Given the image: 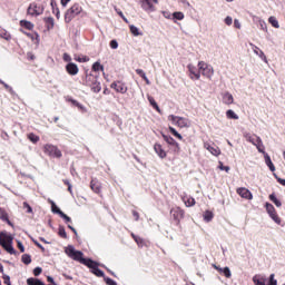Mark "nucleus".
Listing matches in <instances>:
<instances>
[{
    "mask_svg": "<svg viewBox=\"0 0 285 285\" xmlns=\"http://www.w3.org/2000/svg\"><path fill=\"white\" fill-rule=\"evenodd\" d=\"M173 21H184V12L175 11L173 14Z\"/></svg>",
    "mask_w": 285,
    "mask_h": 285,
    "instance_id": "42",
    "label": "nucleus"
},
{
    "mask_svg": "<svg viewBox=\"0 0 285 285\" xmlns=\"http://www.w3.org/2000/svg\"><path fill=\"white\" fill-rule=\"evenodd\" d=\"M0 219L8 224V226H11V228H14V224L11 222L8 212H6L3 207H0Z\"/></svg>",
    "mask_w": 285,
    "mask_h": 285,
    "instance_id": "13",
    "label": "nucleus"
},
{
    "mask_svg": "<svg viewBox=\"0 0 285 285\" xmlns=\"http://www.w3.org/2000/svg\"><path fill=\"white\" fill-rule=\"evenodd\" d=\"M77 252V249L72 246V245H68L65 248V253L67 256H69L70 258L72 257V255Z\"/></svg>",
    "mask_w": 285,
    "mask_h": 285,
    "instance_id": "46",
    "label": "nucleus"
},
{
    "mask_svg": "<svg viewBox=\"0 0 285 285\" xmlns=\"http://www.w3.org/2000/svg\"><path fill=\"white\" fill-rule=\"evenodd\" d=\"M184 203L187 206V208H190L191 206H195L196 202L193 197H185Z\"/></svg>",
    "mask_w": 285,
    "mask_h": 285,
    "instance_id": "48",
    "label": "nucleus"
},
{
    "mask_svg": "<svg viewBox=\"0 0 285 285\" xmlns=\"http://www.w3.org/2000/svg\"><path fill=\"white\" fill-rule=\"evenodd\" d=\"M28 139H29V141H31V144H38L39 136L31 132V134L28 135Z\"/></svg>",
    "mask_w": 285,
    "mask_h": 285,
    "instance_id": "54",
    "label": "nucleus"
},
{
    "mask_svg": "<svg viewBox=\"0 0 285 285\" xmlns=\"http://www.w3.org/2000/svg\"><path fill=\"white\" fill-rule=\"evenodd\" d=\"M147 99H148L151 108H154V110H156L157 112H161V108H159V105L157 104V101L155 100V98L153 96H147Z\"/></svg>",
    "mask_w": 285,
    "mask_h": 285,
    "instance_id": "30",
    "label": "nucleus"
},
{
    "mask_svg": "<svg viewBox=\"0 0 285 285\" xmlns=\"http://www.w3.org/2000/svg\"><path fill=\"white\" fill-rule=\"evenodd\" d=\"M0 83H1V86H3L6 88V90H8V92H10V95L12 97L17 96V92L14 91V89H12V87L10 85L6 83V81L0 79Z\"/></svg>",
    "mask_w": 285,
    "mask_h": 285,
    "instance_id": "38",
    "label": "nucleus"
},
{
    "mask_svg": "<svg viewBox=\"0 0 285 285\" xmlns=\"http://www.w3.org/2000/svg\"><path fill=\"white\" fill-rule=\"evenodd\" d=\"M43 153H46V155H49V157H55L56 159H61L62 157L59 147L50 144L43 146Z\"/></svg>",
    "mask_w": 285,
    "mask_h": 285,
    "instance_id": "3",
    "label": "nucleus"
},
{
    "mask_svg": "<svg viewBox=\"0 0 285 285\" xmlns=\"http://www.w3.org/2000/svg\"><path fill=\"white\" fill-rule=\"evenodd\" d=\"M265 209H266L267 215H269V216L277 213L275 210V206H273V204H271V203H265Z\"/></svg>",
    "mask_w": 285,
    "mask_h": 285,
    "instance_id": "43",
    "label": "nucleus"
},
{
    "mask_svg": "<svg viewBox=\"0 0 285 285\" xmlns=\"http://www.w3.org/2000/svg\"><path fill=\"white\" fill-rule=\"evenodd\" d=\"M66 71L68 72V75H70L71 77H75L76 75H79V67L77 66V63L75 62H68L66 65Z\"/></svg>",
    "mask_w": 285,
    "mask_h": 285,
    "instance_id": "12",
    "label": "nucleus"
},
{
    "mask_svg": "<svg viewBox=\"0 0 285 285\" xmlns=\"http://www.w3.org/2000/svg\"><path fill=\"white\" fill-rule=\"evenodd\" d=\"M50 6H51L52 14H55V17L57 19H61V11H59V7L57 6V1L51 0Z\"/></svg>",
    "mask_w": 285,
    "mask_h": 285,
    "instance_id": "23",
    "label": "nucleus"
},
{
    "mask_svg": "<svg viewBox=\"0 0 285 285\" xmlns=\"http://www.w3.org/2000/svg\"><path fill=\"white\" fill-rule=\"evenodd\" d=\"M237 195L243 197V199H253V193H250L246 187L237 188Z\"/></svg>",
    "mask_w": 285,
    "mask_h": 285,
    "instance_id": "15",
    "label": "nucleus"
},
{
    "mask_svg": "<svg viewBox=\"0 0 285 285\" xmlns=\"http://www.w3.org/2000/svg\"><path fill=\"white\" fill-rule=\"evenodd\" d=\"M170 215L174 222H176V225L179 226V222L184 219V209H181L180 207H174L170 209Z\"/></svg>",
    "mask_w": 285,
    "mask_h": 285,
    "instance_id": "7",
    "label": "nucleus"
},
{
    "mask_svg": "<svg viewBox=\"0 0 285 285\" xmlns=\"http://www.w3.org/2000/svg\"><path fill=\"white\" fill-rule=\"evenodd\" d=\"M136 73L138 75V77H141L144 81H146L147 86H150V80L148 79V76H146V71H144L142 69H136Z\"/></svg>",
    "mask_w": 285,
    "mask_h": 285,
    "instance_id": "36",
    "label": "nucleus"
},
{
    "mask_svg": "<svg viewBox=\"0 0 285 285\" xmlns=\"http://www.w3.org/2000/svg\"><path fill=\"white\" fill-rule=\"evenodd\" d=\"M234 101H235V98L230 92L226 91L223 95V104H225L226 106H230V104H234Z\"/></svg>",
    "mask_w": 285,
    "mask_h": 285,
    "instance_id": "24",
    "label": "nucleus"
},
{
    "mask_svg": "<svg viewBox=\"0 0 285 285\" xmlns=\"http://www.w3.org/2000/svg\"><path fill=\"white\" fill-rule=\"evenodd\" d=\"M258 23H259V26H261V30H264V32H267V31H268V27H267V24H266V21L259 20Z\"/></svg>",
    "mask_w": 285,
    "mask_h": 285,
    "instance_id": "63",
    "label": "nucleus"
},
{
    "mask_svg": "<svg viewBox=\"0 0 285 285\" xmlns=\"http://www.w3.org/2000/svg\"><path fill=\"white\" fill-rule=\"evenodd\" d=\"M98 79H99V76H95L92 73H89V75L86 76L85 86L90 87Z\"/></svg>",
    "mask_w": 285,
    "mask_h": 285,
    "instance_id": "26",
    "label": "nucleus"
},
{
    "mask_svg": "<svg viewBox=\"0 0 285 285\" xmlns=\"http://www.w3.org/2000/svg\"><path fill=\"white\" fill-rule=\"evenodd\" d=\"M6 239L8 240V244L6 242H0L2 248H4L6 252L9 253V255H17V249H14V246H12V242L14 240V237L10 234H4Z\"/></svg>",
    "mask_w": 285,
    "mask_h": 285,
    "instance_id": "4",
    "label": "nucleus"
},
{
    "mask_svg": "<svg viewBox=\"0 0 285 285\" xmlns=\"http://www.w3.org/2000/svg\"><path fill=\"white\" fill-rule=\"evenodd\" d=\"M269 200L272 202V204L275 205L276 208H282V200L277 198V195L275 193H272L269 195Z\"/></svg>",
    "mask_w": 285,
    "mask_h": 285,
    "instance_id": "28",
    "label": "nucleus"
},
{
    "mask_svg": "<svg viewBox=\"0 0 285 285\" xmlns=\"http://www.w3.org/2000/svg\"><path fill=\"white\" fill-rule=\"evenodd\" d=\"M20 27L24 30H35V23L28 20H20Z\"/></svg>",
    "mask_w": 285,
    "mask_h": 285,
    "instance_id": "29",
    "label": "nucleus"
},
{
    "mask_svg": "<svg viewBox=\"0 0 285 285\" xmlns=\"http://www.w3.org/2000/svg\"><path fill=\"white\" fill-rule=\"evenodd\" d=\"M42 273H43V268H41L40 266L33 268L35 277H39V275H41Z\"/></svg>",
    "mask_w": 285,
    "mask_h": 285,
    "instance_id": "60",
    "label": "nucleus"
},
{
    "mask_svg": "<svg viewBox=\"0 0 285 285\" xmlns=\"http://www.w3.org/2000/svg\"><path fill=\"white\" fill-rule=\"evenodd\" d=\"M226 117L227 119H239V116L233 109L226 111Z\"/></svg>",
    "mask_w": 285,
    "mask_h": 285,
    "instance_id": "49",
    "label": "nucleus"
},
{
    "mask_svg": "<svg viewBox=\"0 0 285 285\" xmlns=\"http://www.w3.org/2000/svg\"><path fill=\"white\" fill-rule=\"evenodd\" d=\"M213 217H215V214H213L212 210H205V213L203 214L204 222H206L207 224L213 222Z\"/></svg>",
    "mask_w": 285,
    "mask_h": 285,
    "instance_id": "35",
    "label": "nucleus"
},
{
    "mask_svg": "<svg viewBox=\"0 0 285 285\" xmlns=\"http://www.w3.org/2000/svg\"><path fill=\"white\" fill-rule=\"evenodd\" d=\"M169 132H171V135L174 137H176V139H179L180 141H181V139H184V136H181V134H179V131H177V129H175V127L169 126Z\"/></svg>",
    "mask_w": 285,
    "mask_h": 285,
    "instance_id": "47",
    "label": "nucleus"
},
{
    "mask_svg": "<svg viewBox=\"0 0 285 285\" xmlns=\"http://www.w3.org/2000/svg\"><path fill=\"white\" fill-rule=\"evenodd\" d=\"M82 8L79 3H75L71 8H69L65 13V22L70 23L78 14H81Z\"/></svg>",
    "mask_w": 285,
    "mask_h": 285,
    "instance_id": "2",
    "label": "nucleus"
},
{
    "mask_svg": "<svg viewBox=\"0 0 285 285\" xmlns=\"http://www.w3.org/2000/svg\"><path fill=\"white\" fill-rule=\"evenodd\" d=\"M257 135H250V134H246L245 138L247 139V141H249V144H252L254 146V144L257 141Z\"/></svg>",
    "mask_w": 285,
    "mask_h": 285,
    "instance_id": "53",
    "label": "nucleus"
},
{
    "mask_svg": "<svg viewBox=\"0 0 285 285\" xmlns=\"http://www.w3.org/2000/svg\"><path fill=\"white\" fill-rule=\"evenodd\" d=\"M218 168H219V170H225V173H229L230 171V167L224 165V163H222V161H219Z\"/></svg>",
    "mask_w": 285,
    "mask_h": 285,
    "instance_id": "57",
    "label": "nucleus"
},
{
    "mask_svg": "<svg viewBox=\"0 0 285 285\" xmlns=\"http://www.w3.org/2000/svg\"><path fill=\"white\" fill-rule=\"evenodd\" d=\"M154 150H155L156 155H158V157L160 159H166L167 154H166V150H164V147L161 146V144L156 142L154 145Z\"/></svg>",
    "mask_w": 285,
    "mask_h": 285,
    "instance_id": "18",
    "label": "nucleus"
},
{
    "mask_svg": "<svg viewBox=\"0 0 285 285\" xmlns=\"http://www.w3.org/2000/svg\"><path fill=\"white\" fill-rule=\"evenodd\" d=\"M20 32H22V35H26V37H28L29 39H31V41H35V39L37 41H39V33L35 32V35L23 30V28H20L19 29Z\"/></svg>",
    "mask_w": 285,
    "mask_h": 285,
    "instance_id": "31",
    "label": "nucleus"
},
{
    "mask_svg": "<svg viewBox=\"0 0 285 285\" xmlns=\"http://www.w3.org/2000/svg\"><path fill=\"white\" fill-rule=\"evenodd\" d=\"M252 281L254 282L255 285H267L266 284V277H263L262 275H254Z\"/></svg>",
    "mask_w": 285,
    "mask_h": 285,
    "instance_id": "25",
    "label": "nucleus"
},
{
    "mask_svg": "<svg viewBox=\"0 0 285 285\" xmlns=\"http://www.w3.org/2000/svg\"><path fill=\"white\" fill-rule=\"evenodd\" d=\"M0 37L6 41H10L12 39V35H10V32H8L7 30L0 31Z\"/></svg>",
    "mask_w": 285,
    "mask_h": 285,
    "instance_id": "50",
    "label": "nucleus"
},
{
    "mask_svg": "<svg viewBox=\"0 0 285 285\" xmlns=\"http://www.w3.org/2000/svg\"><path fill=\"white\" fill-rule=\"evenodd\" d=\"M164 141L168 144L169 146H176V148H179V142L175 140L170 135L161 134Z\"/></svg>",
    "mask_w": 285,
    "mask_h": 285,
    "instance_id": "21",
    "label": "nucleus"
},
{
    "mask_svg": "<svg viewBox=\"0 0 285 285\" xmlns=\"http://www.w3.org/2000/svg\"><path fill=\"white\" fill-rule=\"evenodd\" d=\"M70 259H73V262H79L80 264H83V266H87L92 258H85L83 252L76 249L75 254L70 257Z\"/></svg>",
    "mask_w": 285,
    "mask_h": 285,
    "instance_id": "8",
    "label": "nucleus"
},
{
    "mask_svg": "<svg viewBox=\"0 0 285 285\" xmlns=\"http://www.w3.org/2000/svg\"><path fill=\"white\" fill-rule=\"evenodd\" d=\"M58 235L62 239H68V233H66V227H63V225H59V227H58Z\"/></svg>",
    "mask_w": 285,
    "mask_h": 285,
    "instance_id": "40",
    "label": "nucleus"
},
{
    "mask_svg": "<svg viewBox=\"0 0 285 285\" xmlns=\"http://www.w3.org/2000/svg\"><path fill=\"white\" fill-rule=\"evenodd\" d=\"M90 188L94 193L99 195V193H101V183H99V180H97V178H92L90 181Z\"/></svg>",
    "mask_w": 285,
    "mask_h": 285,
    "instance_id": "20",
    "label": "nucleus"
},
{
    "mask_svg": "<svg viewBox=\"0 0 285 285\" xmlns=\"http://www.w3.org/2000/svg\"><path fill=\"white\" fill-rule=\"evenodd\" d=\"M59 217H61V219H63L65 224H71L72 223V218H70V216H68L66 213L63 212H58Z\"/></svg>",
    "mask_w": 285,
    "mask_h": 285,
    "instance_id": "45",
    "label": "nucleus"
},
{
    "mask_svg": "<svg viewBox=\"0 0 285 285\" xmlns=\"http://www.w3.org/2000/svg\"><path fill=\"white\" fill-rule=\"evenodd\" d=\"M188 70H189V77L190 79H196L199 80L202 77V72L197 71V67L193 66V65H188L187 66Z\"/></svg>",
    "mask_w": 285,
    "mask_h": 285,
    "instance_id": "16",
    "label": "nucleus"
},
{
    "mask_svg": "<svg viewBox=\"0 0 285 285\" xmlns=\"http://www.w3.org/2000/svg\"><path fill=\"white\" fill-rule=\"evenodd\" d=\"M198 70L202 72V76L207 77V79H210V77H213L214 75L213 67H210L204 61L198 62Z\"/></svg>",
    "mask_w": 285,
    "mask_h": 285,
    "instance_id": "6",
    "label": "nucleus"
},
{
    "mask_svg": "<svg viewBox=\"0 0 285 285\" xmlns=\"http://www.w3.org/2000/svg\"><path fill=\"white\" fill-rule=\"evenodd\" d=\"M31 240L33 242L35 246L40 248L41 253H46V247H43V245H41V243L37 242V239H35V238H31Z\"/></svg>",
    "mask_w": 285,
    "mask_h": 285,
    "instance_id": "56",
    "label": "nucleus"
},
{
    "mask_svg": "<svg viewBox=\"0 0 285 285\" xmlns=\"http://www.w3.org/2000/svg\"><path fill=\"white\" fill-rule=\"evenodd\" d=\"M91 70L94 72H99V71L104 72V65H101V62H99V61H96V62H94Z\"/></svg>",
    "mask_w": 285,
    "mask_h": 285,
    "instance_id": "44",
    "label": "nucleus"
},
{
    "mask_svg": "<svg viewBox=\"0 0 285 285\" xmlns=\"http://www.w3.org/2000/svg\"><path fill=\"white\" fill-rule=\"evenodd\" d=\"M254 55H257V57H259V59H262V61H264L265 63H268V59L266 58V55L264 53V51L262 49H259V47L250 43Z\"/></svg>",
    "mask_w": 285,
    "mask_h": 285,
    "instance_id": "14",
    "label": "nucleus"
},
{
    "mask_svg": "<svg viewBox=\"0 0 285 285\" xmlns=\"http://www.w3.org/2000/svg\"><path fill=\"white\" fill-rule=\"evenodd\" d=\"M109 46L111 50H117V48H119V42H117V40L114 39L109 42Z\"/></svg>",
    "mask_w": 285,
    "mask_h": 285,
    "instance_id": "62",
    "label": "nucleus"
},
{
    "mask_svg": "<svg viewBox=\"0 0 285 285\" xmlns=\"http://www.w3.org/2000/svg\"><path fill=\"white\" fill-rule=\"evenodd\" d=\"M268 22L271 23V26H272L273 28H279V21H277V18L271 16V17L268 18Z\"/></svg>",
    "mask_w": 285,
    "mask_h": 285,
    "instance_id": "52",
    "label": "nucleus"
},
{
    "mask_svg": "<svg viewBox=\"0 0 285 285\" xmlns=\"http://www.w3.org/2000/svg\"><path fill=\"white\" fill-rule=\"evenodd\" d=\"M168 120L174 124V126H178V128H188V120L184 117L169 115Z\"/></svg>",
    "mask_w": 285,
    "mask_h": 285,
    "instance_id": "5",
    "label": "nucleus"
},
{
    "mask_svg": "<svg viewBox=\"0 0 285 285\" xmlns=\"http://www.w3.org/2000/svg\"><path fill=\"white\" fill-rule=\"evenodd\" d=\"M28 14H31L32 17H39L43 14V7L37 6V3H31L27 9Z\"/></svg>",
    "mask_w": 285,
    "mask_h": 285,
    "instance_id": "9",
    "label": "nucleus"
},
{
    "mask_svg": "<svg viewBox=\"0 0 285 285\" xmlns=\"http://www.w3.org/2000/svg\"><path fill=\"white\" fill-rule=\"evenodd\" d=\"M206 150H208L214 157H218V155H222V150L218 149V147H213V145H205Z\"/></svg>",
    "mask_w": 285,
    "mask_h": 285,
    "instance_id": "27",
    "label": "nucleus"
},
{
    "mask_svg": "<svg viewBox=\"0 0 285 285\" xmlns=\"http://www.w3.org/2000/svg\"><path fill=\"white\" fill-rule=\"evenodd\" d=\"M46 26H47V30H52V28H55V18L52 17H47L43 19Z\"/></svg>",
    "mask_w": 285,
    "mask_h": 285,
    "instance_id": "34",
    "label": "nucleus"
},
{
    "mask_svg": "<svg viewBox=\"0 0 285 285\" xmlns=\"http://www.w3.org/2000/svg\"><path fill=\"white\" fill-rule=\"evenodd\" d=\"M215 271H218L219 275H224V277H226L227 279H230V277H233V273L230 272V267L225 266V267H220L217 265H213Z\"/></svg>",
    "mask_w": 285,
    "mask_h": 285,
    "instance_id": "11",
    "label": "nucleus"
},
{
    "mask_svg": "<svg viewBox=\"0 0 285 285\" xmlns=\"http://www.w3.org/2000/svg\"><path fill=\"white\" fill-rule=\"evenodd\" d=\"M274 177L277 180V183L281 184V186H285V179L284 178H279V176H277V174H274Z\"/></svg>",
    "mask_w": 285,
    "mask_h": 285,
    "instance_id": "64",
    "label": "nucleus"
},
{
    "mask_svg": "<svg viewBox=\"0 0 285 285\" xmlns=\"http://www.w3.org/2000/svg\"><path fill=\"white\" fill-rule=\"evenodd\" d=\"M104 282H105V284H107V285H117L116 281L112 279V278H110V277H108V276H106V277L104 278Z\"/></svg>",
    "mask_w": 285,
    "mask_h": 285,
    "instance_id": "58",
    "label": "nucleus"
},
{
    "mask_svg": "<svg viewBox=\"0 0 285 285\" xmlns=\"http://www.w3.org/2000/svg\"><path fill=\"white\" fill-rule=\"evenodd\" d=\"M255 138H256V141L254 146L256 147L258 153H261L262 155H266V147H264V141L262 140V137L255 136Z\"/></svg>",
    "mask_w": 285,
    "mask_h": 285,
    "instance_id": "19",
    "label": "nucleus"
},
{
    "mask_svg": "<svg viewBox=\"0 0 285 285\" xmlns=\"http://www.w3.org/2000/svg\"><path fill=\"white\" fill-rule=\"evenodd\" d=\"M140 8H142L145 12H155V6L150 0H140Z\"/></svg>",
    "mask_w": 285,
    "mask_h": 285,
    "instance_id": "17",
    "label": "nucleus"
},
{
    "mask_svg": "<svg viewBox=\"0 0 285 285\" xmlns=\"http://www.w3.org/2000/svg\"><path fill=\"white\" fill-rule=\"evenodd\" d=\"M129 30H130V32H131V35H132L134 37H142V36H144V32H141V31L139 30V28H137V26H135V24H130V26H129Z\"/></svg>",
    "mask_w": 285,
    "mask_h": 285,
    "instance_id": "32",
    "label": "nucleus"
},
{
    "mask_svg": "<svg viewBox=\"0 0 285 285\" xmlns=\"http://www.w3.org/2000/svg\"><path fill=\"white\" fill-rule=\"evenodd\" d=\"M266 285H277V279H275V274H271Z\"/></svg>",
    "mask_w": 285,
    "mask_h": 285,
    "instance_id": "55",
    "label": "nucleus"
},
{
    "mask_svg": "<svg viewBox=\"0 0 285 285\" xmlns=\"http://www.w3.org/2000/svg\"><path fill=\"white\" fill-rule=\"evenodd\" d=\"M27 285H46V283H43V281L36 278V277H29L27 279Z\"/></svg>",
    "mask_w": 285,
    "mask_h": 285,
    "instance_id": "33",
    "label": "nucleus"
},
{
    "mask_svg": "<svg viewBox=\"0 0 285 285\" xmlns=\"http://www.w3.org/2000/svg\"><path fill=\"white\" fill-rule=\"evenodd\" d=\"M21 262L22 264H24L26 266H29V264H32V256H30V254H23L21 256Z\"/></svg>",
    "mask_w": 285,
    "mask_h": 285,
    "instance_id": "39",
    "label": "nucleus"
},
{
    "mask_svg": "<svg viewBox=\"0 0 285 285\" xmlns=\"http://www.w3.org/2000/svg\"><path fill=\"white\" fill-rule=\"evenodd\" d=\"M87 268H90V273H92V275H96V277H102L104 279H106V273H104V271L101 268H99V266H104V264L94 261L92 258L88 262V265H86Z\"/></svg>",
    "mask_w": 285,
    "mask_h": 285,
    "instance_id": "1",
    "label": "nucleus"
},
{
    "mask_svg": "<svg viewBox=\"0 0 285 285\" xmlns=\"http://www.w3.org/2000/svg\"><path fill=\"white\" fill-rule=\"evenodd\" d=\"M271 219H273V222L275 224H277L278 226H282V218H279V216L277 215V212H275L274 214L269 215Z\"/></svg>",
    "mask_w": 285,
    "mask_h": 285,
    "instance_id": "51",
    "label": "nucleus"
},
{
    "mask_svg": "<svg viewBox=\"0 0 285 285\" xmlns=\"http://www.w3.org/2000/svg\"><path fill=\"white\" fill-rule=\"evenodd\" d=\"M3 284L6 285H12V282H10V275L3 274L2 275Z\"/></svg>",
    "mask_w": 285,
    "mask_h": 285,
    "instance_id": "59",
    "label": "nucleus"
},
{
    "mask_svg": "<svg viewBox=\"0 0 285 285\" xmlns=\"http://www.w3.org/2000/svg\"><path fill=\"white\" fill-rule=\"evenodd\" d=\"M263 155H264V159L267 168H269L271 173H275V164H273V160L271 159V155H268V153H265Z\"/></svg>",
    "mask_w": 285,
    "mask_h": 285,
    "instance_id": "22",
    "label": "nucleus"
},
{
    "mask_svg": "<svg viewBox=\"0 0 285 285\" xmlns=\"http://www.w3.org/2000/svg\"><path fill=\"white\" fill-rule=\"evenodd\" d=\"M131 237L136 242L137 246H139V248H144V238L135 235V233H131Z\"/></svg>",
    "mask_w": 285,
    "mask_h": 285,
    "instance_id": "41",
    "label": "nucleus"
},
{
    "mask_svg": "<svg viewBox=\"0 0 285 285\" xmlns=\"http://www.w3.org/2000/svg\"><path fill=\"white\" fill-rule=\"evenodd\" d=\"M22 206H23V208H26L28 214H32L33 213L32 212V206H30V204H28V202H23Z\"/></svg>",
    "mask_w": 285,
    "mask_h": 285,
    "instance_id": "61",
    "label": "nucleus"
},
{
    "mask_svg": "<svg viewBox=\"0 0 285 285\" xmlns=\"http://www.w3.org/2000/svg\"><path fill=\"white\" fill-rule=\"evenodd\" d=\"M110 88L116 90V92H120V95H126L128 92V87L126 86V83H124L121 81L112 82L110 85Z\"/></svg>",
    "mask_w": 285,
    "mask_h": 285,
    "instance_id": "10",
    "label": "nucleus"
},
{
    "mask_svg": "<svg viewBox=\"0 0 285 285\" xmlns=\"http://www.w3.org/2000/svg\"><path fill=\"white\" fill-rule=\"evenodd\" d=\"M89 88L91 89L92 92H96V94L101 92V82L98 79L91 86H89Z\"/></svg>",
    "mask_w": 285,
    "mask_h": 285,
    "instance_id": "37",
    "label": "nucleus"
}]
</instances>
